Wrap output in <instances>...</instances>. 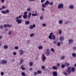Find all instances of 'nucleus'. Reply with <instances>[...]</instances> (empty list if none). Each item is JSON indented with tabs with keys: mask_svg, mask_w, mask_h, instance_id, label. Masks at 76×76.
Returning a JSON list of instances; mask_svg holds the SVG:
<instances>
[{
	"mask_svg": "<svg viewBox=\"0 0 76 76\" xmlns=\"http://www.w3.org/2000/svg\"><path fill=\"white\" fill-rule=\"evenodd\" d=\"M43 57L42 58V60L43 61H45V59H46V57L45 56V54L43 53L42 54Z\"/></svg>",
	"mask_w": 76,
	"mask_h": 76,
	"instance_id": "nucleus-5",
	"label": "nucleus"
},
{
	"mask_svg": "<svg viewBox=\"0 0 76 76\" xmlns=\"http://www.w3.org/2000/svg\"><path fill=\"white\" fill-rule=\"evenodd\" d=\"M73 48L74 50H75L76 49V47H73Z\"/></svg>",
	"mask_w": 76,
	"mask_h": 76,
	"instance_id": "nucleus-56",
	"label": "nucleus"
},
{
	"mask_svg": "<svg viewBox=\"0 0 76 76\" xmlns=\"http://www.w3.org/2000/svg\"><path fill=\"white\" fill-rule=\"evenodd\" d=\"M65 65L64 64V65H62L61 66V68H62V69H64V67H65Z\"/></svg>",
	"mask_w": 76,
	"mask_h": 76,
	"instance_id": "nucleus-31",
	"label": "nucleus"
},
{
	"mask_svg": "<svg viewBox=\"0 0 76 76\" xmlns=\"http://www.w3.org/2000/svg\"><path fill=\"white\" fill-rule=\"evenodd\" d=\"M1 13H3V14H6V12L4 11H1Z\"/></svg>",
	"mask_w": 76,
	"mask_h": 76,
	"instance_id": "nucleus-39",
	"label": "nucleus"
},
{
	"mask_svg": "<svg viewBox=\"0 0 76 76\" xmlns=\"http://www.w3.org/2000/svg\"><path fill=\"white\" fill-rule=\"evenodd\" d=\"M7 63V61H6V60H1L0 61V64H6Z\"/></svg>",
	"mask_w": 76,
	"mask_h": 76,
	"instance_id": "nucleus-1",
	"label": "nucleus"
},
{
	"mask_svg": "<svg viewBox=\"0 0 76 76\" xmlns=\"http://www.w3.org/2000/svg\"><path fill=\"white\" fill-rule=\"evenodd\" d=\"M71 70L72 72H75V68L74 67H72L71 68Z\"/></svg>",
	"mask_w": 76,
	"mask_h": 76,
	"instance_id": "nucleus-17",
	"label": "nucleus"
},
{
	"mask_svg": "<svg viewBox=\"0 0 76 76\" xmlns=\"http://www.w3.org/2000/svg\"><path fill=\"white\" fill-rule=\"evenodd\" d=\"M69 9H74V6L73 5H70L69 6Z\"/></svg>",
	"mask_w": 76,
	"mask_h": 76,
	"instance_id": "nucleus-13",
	"label": "nucleus"
},
{
	"mask_svg": "<svg viewBox=\"0 0 76 76\" xmlns=\"http://www.w3.org/2000/svg\"><path fill=\"white\" fill-rule=\"evenodd\" d=\"M30 18H31V16H29L28 15V19H30Z\"/></svg>",
	"mask_w": 76,
	"mask_h": 76,
	"instance_id": "nucleus-63",
	"label": "nucleus"
},
{
	"mask_svg": "<svg viewBox=\"0 0 76 76\" xmlns=\"http://www.w3.org/2000/svg\"><path fill=\"white\" fill-rule=\"evenodd\" d=\"M58 23L59 24H62L63 23V20H59L58 21Z\"/></svg>",
	"mask_w": 76,
	"mask_h": 76,
	"instance_id": "nucleus-22",
	"label": "nucleus"
},
{
	"mask_svg": "<svg viewBox=\"0 0 76 76\" xmlns=\"http://www.w3.org/2000/svg\"><path fill=\"white\" fill-rule=\"evenodd\" d=\"M42 69H45V66H42Z\"/></svg>",
	"mask_w": 76,
	"mask_h": 76,
	"instance_id": "nucleus-35",
	"label": "nucleus"
},
{
	"mask_svg": "<svg viewBox=\"0 0 76 76\" xmlns=\"http://www.w3.org/2000/svg\"><path fill=\"white\" fill-rule=\"evenodd\" d=\"M27 13H28V12H25L24 13V15H27V14H26Z\"/></svg>",
	"mask_w": 76,
	"mask_h": 76,
	"instance_id": "nucleus-49",
	"label": "nucleus"
},
{
	"mask_svg": "<svg viewBox=\"0 0 76 76\" xmlns=\"http://www.w3.org/2000/svg\"><path fill=\"white\" fill-rule=\"evenodd\" d=\"M51 39H53V40H55V39H56V36H55L54 35H53Z\"/></svg>",
	"mask_w": 76,
	"mask_h": 76,
	"instance_id": "nucleus-16",
	"label": "nucleus"
},
{
	"mask_svg": "<svg viewBox=\"0 0 76 76\" xmlns=\"http://www.w3.org/2000/svg\"><path fill=\"white\" fill-rule=\"evenodd\" d=\"M57 46H60V43L59 42H58Z\"/></svg>",
	"mask_w": 76,
	"mask_h": 76,
	"instance_id": "nucleus-46",
	"label": "nucleus"
},
{
	"mask_svg": "<svg viewBox=\"0 0 76 76\" xmlns=\"http://www.w3.org/2000/svg\"><path fill=\"white\" fill-rule=\"evenodd\" d=\"M59 34H60V35H61V33H62V31H61V30H59Z\"/></svg>",
	"mask_w": 76,
	"mask_h": 76,
	"instance_id": "nucleus-33",
	"label": "nucleus"
},
{
	"mask_svg": "<svg viewBox=\"0 0 76 76\" xmlns=\"http://www.w3.org/2000/svg\"><path fill=\"white\" fill-rule=\"evenodd\" d=\"M38 48L39 49V50L41 49H42L43 48V47H42V46L41 45L40 46H38Z\"/></svg>",
	"mask_w": 76,
	"mask_h": 76,
	"instance_id": "nucleus-19",
	"label": "nucleus"
},
{
	"mask_svg": "<svg viewBox=\"0 0 76 76\" xmlns=\"http://www.w3.org/2000/svg\"><path fill=\"white\" fill-rule=\"evenodd\" d=\"M21 74L22 76H26V75H25V73L24 72H22Z\"/></svg>",
	"mask_w": 76,
	"mask_h": 76,
	"instance_id": "nucleus-24",
	"label": "nucleus"
},
{
	"mask_svg": "<svg viewBox=\"0 0 76 76\" xmlns=\"http://www.w3.org/2000/svg\"><path fill=\"white\" fill-rule=\"evenodd\" d=\"M42 11H45V10H44V8L43 7L42 8Z\"/></svg>",
	"mask_w": 76,
	"mask_h": 76,
	"instance_id": "nucleus-62",
	"label": "nucleus"
},
{
	"mask_svg": "<svg viewBox=\"0 0 76 76\" xmlns=\"http://www.w3.org/2000/svg\"><path fill=\"white\" fill-rule=\"evenodd\" d=\"M38 15V14H32V16H37Z\"/></svg>",
	"mask_w": 76,
	"mask_h": 76,
	"instance_id": "nucleus-25",
	"label": "nucleus"
},
{
	"mask_svg": "<svg viewBox=\"0 0 76 76\" xmlns=\"http://www.w3.org/2000/svg\"><path fill=\"white\" fill-rule=\"evenodd\" d=\"M35 0H28V1H35Z\"/></svg>",
	"mask_w": 76,
	"mask_h": 76,
	"instance_id": "nucleus-59",
	"label": "nucleus"
},
{
	"mask_svg": "<svg viewBox=\"0 0 76 76\" xmlns=\"http://www.w3.org/2000/svg\"><path fill=\"white\" fill-rule=\"evenodd\" d=\"M51 51H52L53 52H54V49L53 48H51Z\"/></svg>",
	"mask_w": 76,
	"mask_h": 76,
	"instance_id": "nucleus-51",
	"label": "nucleus"
},
{
	"mask_svg": "<svg viewBox=\"0 0 76 76\" xmlns=\"http://www.w3.org/2000/svg\"><path fill=\"white\" fill-rule=\"evenodd\" d=\"M28 16H31V13L30 12H29L28 13Z\"/></svg>",
	"mask_w": 76,
	"mask_h": 76,
	"instance_id": "nucleus-48",
	"label": "nucleus"
},
{
	"mask_svg": "<svg viewBox=\"0 0 76 76\" xmlns=\"http://www.w3.org/2000/svg\"><path fill=\"white\" fill-rule=\"evenodd\" d=\"M13 54L14 55H16V53L15 52H14L13 53Z\"/></svg>",
	"mask_w": 76,
	"mask_h": 76,
	"instance_id": "nucleus-55",
	"label": "nucleus"
},
{
	"mask_svg": "<svg viewBox=\"0 0 76 76\" xmlns=\"http://www.w3.org/2000/svg\"><path fill=\"white\" fill-rule=\"evenodd\" d=\"M23 17L24 19H26L28 18V15H23Z\"/></svg>",
	"mask_w": 76,
	"mask_h": 76,
	"instance_id": "nucleus-8",
	"label": "nucleus"
},
{
	"mask_svg": "<svg viewBox=\"0 0 76 76\" xmlns=\"http://www.w3.org/2000/svg\"><path fill=\"white\" fill-rule=\"evenodd\" d=\"M72 55L73 57H75L76 56V54L75 53H73L72 54Z\"/></svg>",
	"mask_w": 76,
	"mask_h": 76,
	"instance_id": "nucleus-37",
	"label": "nucleus"
},
{
	"mask_svg": "<svg viewBox=\"0 0 76 76\" xmlns=\"http://www.w3.org/2000/svg\"><path fill=\"white\" fill-rule=\"evenodd\" d=\"M53 76H57V72L56 71H55L53 73Z\"/></svg>",
	"mask_w": 76,
	"mask_h": 76,
	"instance_id": "nucleus-9",
	"label": "nucleus"
},
{
	"mask_svg": "<svg viewBox=\"0 0 76 76\" xmlns=\"http://www.w3.org/2000/svg\"><path fill=\"white\" fill-rule=\"evenodd\" d=\"M37 74H41L42 73V71L39 70H38L37 71Z\"/></svg>",
	"mask_w": 76,
	"mask_h": 76,
	"instance_id": "nucleus-15",
	"label": "nucleus"
},
{
	"mask_svg": "<svg viewBox=\"0 0 76 76\" xmlns=\"http://www.w3.org/2000/svg\"><path fill=\"white\" fill-rule=\"evenodd\" d=\"M23 60L22 59H21L20 61V64H22L23 63Z\"/></svg>",
	"mask_w": 76,
	"mask_h": 76,
	"instance_id": "nucleus-26",
	"label": "nucleus"
},
{
	"mask_svg": "<svg viewBox=\"0 0 76 76\" xmlns=\"http://www.w3.org/2000/svg\"><path fill=\"white\" fill-rule=\"evenodd\" d=\"M29 28L30 29H32L33 28V27L32 26V25H30L29 26Z\"/></svg>",
	"mask_w": 76,
	"mask_h": 76,
	"instance_id": "nucleus-30",
	"label": "nucleus"
},
{
	"mask_svg": "<svg viewBox=\"0 0 76 76\" xmlns=\"http://www.w3.org/2000/svg\"><path fill=\"white\" fill-rule=\"evenodd\" d=\"M1 0V2H2V3H4V0Z\"/></svg>",
	"mask_w": 76,
	"mask_h": 76,
	"instance_id": "nucleus-57",
	"label": "nucleus"
},
{
	"mask_svg": "<svg viewBox=\"0 0 76 76\" xmlns=\"http://www.w3.org/2000/svg\"><path fill=\"white\" fill-rule=\"evenodd\" d=\"M43 19H44V17L43 16H41L40 17V20H43Z\"/></svg>",
	"mask_w": 76,
	"mask_h": 76,
	"instance_id": "nucleus-29",
	"label": "nucleus"
},
{
	"mask_svg": "<svg viewBox=\"0 0 76 76\" xmlns=\"http://www.w3.org/2000/svg\"><path fill=\"white\" fill-rule=\"evenodd\" d=\"M65 58V57H64V56H62L61 57V60H64Z\"/></svg>",
	"mask_w": 76,
	"mask_h": 76,
	"instance_id": "nucleus-34",
	"label": "nucleus"
},
{
	"mask_svg": "<svg viewBox=\"0 0 76 76\" xmlns=\"http://www.w3.org/2000/svg\"><path fill=\"white\" fill-rule=\"evenodd\" d=\"M53 69L54 70H57V67L55 66H54L53 67Z\"/></svg>",
	"mask_w": 76,
	"mask_h": 76,
	"instance_id": "nucleus-23",
	"label": "nucleus"
},
{
	"mask_svg": "<svg viewBox=\"0 0 76 76\" xmlns=\"http://www.w3.org/2000/svg\"><path fill=\"white\" fill-rule=\"evenodd\" d=\"M53 4H54V3L52 2H51L50 3L49 2V4L50 6H53Z\"/></svg>",
	"mask_w": 76,
	"mask_h": 76,
	"instance_id": "nucleus-27",
	"label": "nucleus"
},
{
	"mask_svg": "<svg viewBox=\"0 0 76 76\" xmlns=\"http://www.w3.org/2000/svg\"><path fill=\"white\" fill-rule=\"evenodd\" d=\"M32 26H33V28H35V24H33L32 25Z\"/></svg>",
	"mask_w": 76,
	"mask_h": 76,
	"instance_id": "nucleus-50",
	"label": "nucleus"
},
{
	"mask_svg": "<svg viewBox=\"0 0 76 76\" xmlns=\"http://www.w3.org/2000/svg\"><path fill=\"white\" fill-rule=\"evenodd\" d=\"M30 42V40H27V43L28 44H29V42Z\"/></svg>",
	"mask_w": 76,
	"mask_h": 76,
	"instance_id": "nucleus-58",
	"label": "nucleus"
},
{
	"mask_svg": "<svg viewBox=\"0 0 76 76\" xmlns=\"http://www.w3.org/2000/svg\"><path fill=\"white\" fill-rule=\"evenodd\" d=\"M15 50H18L19 48V47H18V46H15Z\"/></svg>",
	"mask_w": 76,
	"mask_h": 76,
	"instance_id": "nucleus-43",
	"label": "nucleus"
},
{
	"mask_svg": "<svg viewBox=\"0 0 76 76\" xmlns=\"http://www.w3.org/2000/svg\"><path fill=\"white\" fill-rule=\"evenodd\" d=\"M60 41H64V38L63 36H61L60 38Z\"/></svg>",
	"mask_w": 76,
	"mask_h": 76,
	"instance_id": "nucleus-12",
	"label": "nucleus"
},
{
	"mask_svg": "<svg viewBox=\"0 0 76 76\" xmlns=\"http://www.w3.org/2000/svg\"><path fill=\"white\" fill-rule=\"evenodd\" d=\"M48 37L49 39H51L52 38V36L51 35H49Z\"/></svg>",
	"mask_w": 76,
	"mask_h": 76,
	"instance_id": "nucleus-41",
	"label": "nucleus"
},
{
	"mask_svg": "<svg viewBox=\"0 0 76 76\" xmlns=\"http://www.w3.org/2000/svg\"><path fill=\"white\" fill-rule=\"evenodd\" d=\"M34 35L35 34H34V33H32L30 34V36L31 37H33L34 36Z\"/></svg>",
	"mask_w": 76,
	"mask_h": 76,
	"instance_id": "nucleus-20",
	"label": "nucleus"
},
{
	"mask_svg": "<svg viewBox=\"0 0 76 76\" xmlns=\"http://www.w3.org/2000/svg\"><path fill=\"white\" fill-rule=\"evenodd\" d=\"M42 25L43 26V27H45V26H46V24H42Z\"/></svg>",
	"mask_w": 76,
	"mask_h": 76,
	"instance_id": "nucleus-45",
	"label": "nucleus"
},
{
	"mask_svg": "<svg viewBox=\"0 0 76 76\" xmlns=\"http://www.w3.org/2000/svg\"><path fill=\"white\" fill-rule=\"evenodd\" d=\"M1 76H3V75H4V72H2L1 73Z\"/></svg>",
	"mask_w": 76,
	"mask_h": 76,
	"instance_id": "nucleus-47",
	"label": "nucleus"
},
{
	"mask_svg": "<svg viewBox=\"0 0 76 76\" xmlns=\"http://www.w3.org/2000/svg\"><path fill=\"white\" fill-rule=\"evenodd\" d=\"M29 65L30 66H32L33 65V63L32 62H30L29 63Z\"/></svg>",
	"mask_w": 76,
	"mask_h": 76,
	"instance_id": "nucleus-32",
	"label": "nucleus"
},
{
	"mask_svg": "<svg viewBox=\"0 0 76 76\" xmlns=\"http://www.w3.org/2000/svg\"><path fill=\"white\" fill-rule=\"evenodd\" d=\"M25 24H26V25H29V21H26L25 22Z\"/></svg>",
	"mask_w": 76,
	"mask_h": 76,
	"instance_id": "nucleus-21",
	"label": "nucleus"
},
{
	"mask_svg": "<svg viewBox=\"0 0 76 76\" xmlns=\"http://www.w3.org/2000/svg\"><path fill=\"white\" fill-rule=\"evenodd\" d=\"M47 54L46 56H49L50 53V49H48L47 50Z\"/></svg>",
	"mask_w": 76,
	"mask_h": 76,
	"instance_id": "nucleus-7",
	"label": "nucleus"
},
{
	"mask_svg": "<svg viewBox=\"0 0 76 76\" xmlns=\"http://www.w3.org/2000/svg\"><path fill=\"white\" fill-rule=\"evenodd\" d=\"M16 22H18V24H20L22 23V20L17 19L16 20Z\"/></svg>",
	"mask_w": 76,
	"mask_h": 76,
	"instance_id": "nucleus-4",
	"label": "nucleus"
},
{
	"mask_svg": "<svg viewBox=\"0 0 76 76\" xmlns=\"http://www.w3.org/2000/svg\"><path fill=\"white\" fill-rule=\"evenodd\" d=\"M34 76H37L38 74V73L36 72H34Z\"/></svg>",
	"mask_w": 76,
	"mask_h": 76,
	"instance_id": "nucleus-36",
	"label": "nucleus"
},
{
	"mask_svg": "<svg viewBox=\"0 0 76 76\" xmlns=\"http://www.w3.org/2000/svg\"><path fill=\"white\" fill-rule=\"evenodd\" d=\"M4 28H6L7 27H9L10 28V27H12V25H10L9 24H4Z\"/></svg>",
	"mask_w": 76,
	"mask_h": 76,
	"instance_id": "nucleus-6",
	"label": "nucleus"
},
{
	"mask_svg": "<svg viewBox=\"0 0 76 76\" xmlns=\"http://www.w3.org/2000/svg\"><path fill=\"white\" fill-rule=\"evenodd\" d=\"M45 1V0H41V3H43Z\"/></svg>",
	"mask_w": 76,
	"mask_h": 76,
	"instance_id": "nucleus-53",
	"label": "nucleus"
},
{
	"mask_svg": "<svg viewBox=\"0 0 76 76\" xmlns=\"http://www.w3.org/2000/svg\"><path fill=\"white\" fill-rule=\"evenodd\" d=\"M63 73H64L65 76L67 75V73H66V72H63Z\"/></svg>",
	"mask_w": 76,
	"mask_h": 76,
	"instance_id": "nucleus-52",
	"label": "nucleus"
},
{
	"mask_svg": "<svg viewBox=\"0 0 76 76\" xmlns=\"http://www.w3.org/2000/svg\"><path fill=\"white\" fill-rule=\"evenodd\" d=\"M53 44H57V41H54L53 42Z\"/></svg>",
	"mask_w": 76,
	"mask_h": 76,
	"instance_id": "nucleus-38",
	"label": "nucleus"
},
{
	"mask_svg": "<svg viewBox=\"0 0 76 76\" xmlns=\"http://www.w3.org/2000/svg\"><path fill=\"white\" fill-rule=\"evenodd\" d=\"M65 66L66 67H69V66H70V64H69V63L66 62L65 63Z\"/></svg>",
	"mask_w": 76,
	"mask_h": 76,
	"instance_id": "nucleus-10",
	"label": "nucleus"
},
{
	"mask_svg": "<svg viewBox=\"0 0 76 76\" xmlns=\"http://www.w3.org/2000/svg\"><path fill=\"white\" fill-rule=\"evenodd\" d=\"M60 64H58V63L57 64V67H58V66H60Z\"/></svg>",
	"mask_w": 76,
	"mask_h": 76,
	"instance_id": "nucleus-54",
	"label": "nucleus"
},
{
	"mask_svg": "<svg viewBox=\"0 0 76 76\" xmlns=\"http://www.w3.org/2000/svg\"><path fill=\"white\" fill-rule=\"evenodd\" d=\"M71 69V67L69 66L67 68V72L69 74H70V73H71V70L70 69Z\"/></svg>",
	"mask_w": 76,
	"mask_h": 76,
	"instance_id": "nucleus-3",
	"label": "nucleus"
},
{
	"mask_svg": "<svg viewBox=\"0 0 76 76\" xmlns=\"http://www.w3.org/2000/svg\"><path fill=\"white\" fill-rule=\"evenodd\" d=\"M42 7H46V6H45V5H44V4H42Z\"/></svg>",
	"mask_w": 76,
	"mask_h": 76,
	"instance_id": "nucleus-40",
	"label": "nucleus"
},
{
	"mask_svg": "<svg viewBox=\"0 0 76 76\" xmlns=\"http://www.w3.org/2000/svg\"><path fill=\"white\" fill-rule=\"evenodd\" d=\"M8 34L9 35H10L11 34V32L9 31V33H8Z\"/></svg>",
	"mask_w": 76,
	"mask_h": 76,
	"instance_id": "nucleus-64",
	"label": "nucleus"
},
{
	"mask_svg": "<svg viewBox=\"0 0 76 76\" xmlns=\"http://www.w3.org/2000/svg\"><path fill=\"white\" fill-rule=\"evenodd\" d=\"M4 49H7L8 48V46L7 45H4Z\"/></svg>",
	"mask_w": 76,
	"mask_h": 76,
	"instance_id": "nucleus-18",
	"label": "nucleus"
},
{
	"mask_svg": "<svg viewBox=\"0 0 76 76\" xmlns=\"http://www.w3.org/2000/svg\"><path fill=\"white\" fill-rule=\"evenodd\" d=\"M27 10L28 11V12H30V11H31V8H30V7H28Z\"/></svg>",
	"mask_w": 76,
	"mask_h": 76,
	"instance_id": "nucleus-28",
	"label": "nucleus"
},
{
	"mask_svg": "<svg viewBox=\"0 0 76 76\" xmlns=\"http://www.w3.org/2000/svg\"><path fill=\"white\" fill-rule=\"evenodd\" d=\"M6 12V13H9V10H6V12Z\"/></svg>",
	"mask_w": 76,
	"mask_h": 76,
	"instance_id": "nucleus-42",
	"label": "nucleus"
},
{
	"mask_svg": "<svg viewBox=\"0 0 76 76\" xmlns=\"http://www.w3.org/2000/svg\"><path fill=\"white\" fill-rule=\"evenodd\" d=\"M53 33H50V35H51V36H52V35H53Z\"/></svg>",
	"mask_w": 76,
	"mask_h": 76,
	"instance_id": "nucleus-60",
	"label": "nucleus"
},
{
	"mask_svg": "<svg viewBox=\"0 0 76 76\" xmlns=\"http://www.w3.org/2000/svg\"><path fill=\"white\" fill-rule=\"evenodd\" d=\"M21 69H22L23 70H25V68H23Z\"/></svg>",
	"mask_w": 76,
	"mask_h": 76,
	"instance_id": "nucleus-61",
	"label": "nucleus"
},
{
	"mask_svg": "<svg viewBox=\"0 0 76 76\" xmlns=\"http://www.w3.org/2000/svg\"><path fill=\"white\" fill-rule=\"evenodd\" d=\"M69 42L68 44L69 45H70V43H71V42H73V40L71 39H69Z\"/></svg>",
	"mask_w": 76,
	"mask_h": 76,
	"instance_id": "nucleus-14",
	"label": "nucleus"
},
{
	"mask_svg": "<svg viewBox=\"0 0 76 76\" xmlns=\"http://www.w3.org/2000/svg\"><path fill=\"white\" fill-rule=\"evenodd\" d=\"M49 3L50 2L49 1H47L45 3V6H47L48 4H49Z\"/></svg>",
	"mask_w": 76,
	"mask_h": 76,
	"instance_id": "nucleus-11",
	"label": "nucleus"
},
{
	"mask_svg": "<svg viewBox=\"0 0 76 76\" xmlns=\"http://www.w3.org/2000/svg\"><path fill=\"white\" fill-rule=\"evenodd\" d=\"M3 26L2 25L0 26V29H3Z\"/></svg>",
	"mask_w": 76,
	"mask_h": 76,
	"instance_id": "nucleus-44",
	"label": "nucleus"
},
{
	"mask_svg": "<svg viewBox=\"0 0 76 76\" xmlns=\"http://www.w3.org/2000/svg\"><path fill=\"white\" fill-rule=\"evenodd\" d=\"M64 7V5L63 4H59L58 6V9H63Z\"/></svg>",
	"mask_w": 76,
	"mask_h": 76,
	"instance_id": "nucleus-2",
	"label": "nucleus"
}]
</instances>
